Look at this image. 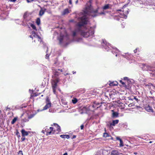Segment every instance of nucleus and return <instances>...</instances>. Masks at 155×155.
<instances>
[{
	"mask_svg": "<svg viewBox=\"0 0 155 155\" xmlns=\"http://www.w3.org/2000/svg\"><path fill=\"white\" fill-rule=\"evenodd\" d=\"M57 84L55 82V81H53L52 83V87L54 88H56L57 86Z\"/></svg>",
	"mask_w": 155,
	"mask_h": 155,
	"instance_id": "19",
	"label": "nucleus"
},
{
	"mask_svg": "<svg viewBox=\"0 0 155 155\" xmlns=\"http://www.w3.org/2000/svg\"><path fill=\"white\" fill-rule=\"evenodd\" d=\"M34 0H27V2H31L33 1Z\"/></svg>",
	"mask_w": 155,
	"mask_h": 155,
	"instance_id": "48",
	"label": "nucleus"
},
{
	"mask_svg": "<svg viewBox=\"0 0 155 155\" xmlns=\"http://www.w3.org/2000/svg\"><path fill=\"white\" fill-rule=\"evenodd\" d=\"M27 13L26 12H25L23 15V18H25L27 17Z\"/></svg>",
	"mask_w": 155,
	"mask_h": 155,
	"instance_id": "36",
	"label": "nucleus"
},
{
	"mask_svg": "<svg viewBox=\"0 0 155 155\" xmlns=\"http://www.w3.org/2000/svg\"><path fill=\"white\" fill-rule=\"evenodd\" d=\"M107 126L110 128L112 126V124H111V122L108 123L107 124Z\"/></svg>",
	"mask_w": 155,
	"mask_h": 155,
	"instance_id": "27",
	"label": "nucleus"
},
{
	"mask_svg": "<svg viewBox=\"0 0 155 155\" xmlns=\"http://www.w3.org/2000/svg\"><path fill=\"white\" fill-rule=\"evenodd\" d=\"M92 0H89V3H90V4H91L92 2Z\"/></svg>",
	"mask_w": 155,
	"mask_h": 155,
	"instance_id": "51",
	"label": "nucleus"
},
{
	"mask_svg": "<svg viewBox=\"0 0 155 155\" xmlns=\"http://www.w3.org/2000/svg\"><path fill=\"white\" fill-rule=\"evenodd\" d=\"M109 136V134L106 133L105 132L103 134V137H107Z\"/></svg>",
	"mask_w": 155,
	"mask_h": 155,
	"instance_id": "24",
	"label": "nucleus"
},
{
	"mask_svg": "<svg viewBox=\"0 0 155 155\" xmlns=\"http://www.w3.org/2000/svg\"><path fill=\"white\" fill-rule=\"evenodd\" d=\"M30 26L33 28V29L35 30L36 31H37L36 27L34 24H31L30 25Z\"/></svg>",
	"mask_w": 155,
	"mask_h": 155,
	"instance_id": "22",
	"label": "nucleus"
},
{
	"mask_svg": "<svg viewBox=\"0 0 155 155\" xmlns=\"http://www.w3.org/2000/svg\"><path fill=\"white\" fill-rule=\"evenodd\" d=\"M46 101L47 103H49V102H51L50 101V99L47 97V98L46 99Z\"/></svg>",
	"mask_w": 155,
	"mask_h": 155,
	"instance_id": "37",
	"label": "nucleus"
},
{
	"mask_svg": "<svg viewBox=\"0 0 155 155\" xmlns=\"http://www.w3.org/2000/svg\"><path fill=\"white\" fill-rule=\"evenodd\" d=\"M119 122V120H113L112 121V123H111L112 126H115L116 124H117Z\"/></svg>",
	"mask_w": 155,
	"mask_h": 155,
	"instance_id": "15",
	"label": "nucleus"
},
{
	"mask_svg": "<svg viewBox=\"0 0 155 155\" xmlns=\"http://www.w3.org/2000/svg\"><path fill=\"white\" fill-rule=\"evenodd\" d=\"M63 40V39L62 38H61L60 39H59V41H60V43H61L62 42V41Z\"/></svg>",
	"mask_w": 155,
	"mask_h": 155,
	"instance_id": "43",
	"label": "nucleus"
},
{
	"mask_svg": "<svg viewBox=\"0 0 155 155\" xmlns=\"http://www.w3.org/2000/svg\"><path fill=\"white\" fill-rule=\"evenodd\" d=\"M151 71H152L153 72L155 73V70H154V69L151 70Z\"/></svg>",
	"mask_w": 155,
	"mask_h": 155,
	"instance_id": "55",
	"label": "nucleus"
},
{
	"mask_svg": "<svg viewBox=\"0 0 155 155\" xmlns=\"http://www.w3.org/2000/svg\"><path fill=\"white\" fill-rule=\"evenodd\" d=\"M129 79L127 77H125L124 78V80H126V81H127L128 80H129Z\"/></svg>",
	"mask_w": 155,
	"mask_h": 155,
	"instance_id": "40",
	"label": "nucleus"
},
{
	"mask_svg": "<svg viewBox=\"0 0 155 155\" xmlns=\"http://www.w3.org/2000/svg\"><path fill=\"white\" fill-rule=\"evenodd\" d=\"M117 11L118 12L121 11V9H119V10H117Z\"/></svg>",
	"mask_w": 155,
	"mask_h": 155,
	"instance_id": "62",
	"label": "nucleus"
},
{
	"mask_svg": "<svg viewBox=\"0 0 155 155\" xmlns=\"http://www.w3.org/2000/svg\"><path fill=\"white\" fill-rule=\"evenodd\" d=\"M57 131L58 132L61 131V129L60 128V127L59 125H58V126L57 127Z\"/></svg>",
	"mask_w": 155,
	"mask_h": 155,
	"instance_id": "31",
	"label": "nucleus"
},
{
	"mask_svg": "<svg viewBox=\"0 0 155 155\" xmlns=\"http://www.w3.org/2000/svg\"><path fill=\"white\" fill-rule=\"evenodd\" d=\"M55 132H56L55 130H53V131H52V133H51V134H54Z\"/></svg>",
	"mask_w": 155,
	"mask_h": 155,
	"instance_id": "52",
	"label": "nucleus"
},
{
	"mask_svg": "<svg viewBox=\"0 0 155 155\" xmlns=\"http://www.w3.org/2000/svg\"><path fill=\"white\" fill-rule=\"evenodd\" d=\"M60 137L63 138H67L68 139L70 138L69 136L68 135L63 134L60 135Z\"/></svg>",
	"mask_w": 155,
	"mask_h": 155,
	"instance_id": "16",
	"label": "nucleus"
},
{
	"mask_svg": "<svg viewBox=\"0 0 155 155\" xmlns=\"http://www.w3.org/2000/svg\"><path fill=\"white\" fill-rule=\"evenodd\" d=\"M117 84L118 83L117 81H114L113 82H112L110 83V85L113 86H115L117 85Z\"/></svg>",
	"mask_w": 155,
	"mask_h": 155,
	"instance_id": "21",
	"label": "nucleus"
},
{
	"mask_svg": "<svg viewBox=\"0 0 155 155\" xmlns=\"http://www.w3.org/2000/svg\"><path fill=\"white\" fill-rule=\"evenodd\" d=\"M26 139L24 137H22L21 138V141H23L25 140Z\"/></svg>",
	"mask_w": 155,
	"mask_h": 155,
	"instance_id": "38",
	"label": "nucleus"
},
{
	"mask_svg": "<svg viewBox=\"0 0 155 155\" xmlns=\"http://www.w3.org/2000/svg\"><path fill=\"white\" fill-rule=\"evenodd\" d=\"M134 99L135 100H136V101H138V99L136 97H134Z\"/></svg>",
	"mask_w": 155,
	"mask_h": 155,
	"instance_id": "45",
	"label": "nucleus"
},
{
	"mask_svg": "<svg viewBox=\"0 0 155 155\" xmlns=\"http://www.w3.org/2000/svg\"><path fill=\"white\" fill-rule=\"evenodd\" d=\"M34 116L33 114H31L30 116H28V119H30L33 117Z\"/></svg>",
	"mask_w": 155,
	"mask_h": 155,
	"instance_id": "35",
	"label": "nucleus"
},
{
	"mask_svg": "<svg viewBox=\"0 0 155 155\" xmlns=\"http://www.w3.org/2000/svg\"><path fill=\"white\" fill-rule=\"evenodd\" d=\"M111 5L109 4H106L105 5H104L103 7L102 8L103 10V11L104 12V10H106L107 9H111Z\"/></svg>",
	"mask_w": 155,
	"mask_h": 155,
	"instance_id": "8",
	"label": "nucleus"
},
{
	"mask_svg": "<svg viewBox=\"0 0 155 155\" xmlns=\"http://www.w3.org/2000/svg\"><path fill=\"white\" fill-rule=\"evenodd\" d=\"M32 35H34L33 36L34 37H36V36H38L37 33H36L34 31H32Z\"/></svg>",
	"mask_w": 155,
	"mask_h": 155,
	"instance_id": "28",
	"label": "nucleus"
},
{
	"mask_svg": "<svg viewBox=\"0 0 155 155\" xmlns=\"http://www.w3.org/2000/svg\"><path fill=\"white\" fill-rule=\"evenodd\" d=\"M127 82H125V87L127 89H129L131 87V85L132 82L130 79L128 80Z\"/></svg>",
	"mask_w": 155,
	"mask_h": 155,
	"instance_id": "5",
	"label": "nucleus"
},
{
	"mask_svg": "<svg viewBox=\"0 0 155 155\" xmlns=\"http://www.w3.org/2000/svg\"><path fill=\"white\" fill-rule=\"evenodd\" d=\"M81 130H83L84 127V125L83 124H82L81 126Z\"/></svg>",
	"mask_w": 155,
	"mask_h": 155,
	"instance_id": "41",
	"label": "nucleus"
},
{
	"mask_svg": "<svg viewBox=\"0 0 155 155\" xmlns=\"http://www.w3.org/2000/svg\"><path fill=\"white\" fill-rule=\"evenodd\" d=\"M63 155H68V153H65Z\"/></svg>",
	"mask_w": 155,
	"mask_h": 155,
	"instance_id": "58",
	"label": "nucleus"
},
{
	"mask_svg": "<svg viewBox=\"0 0 155 155\" xmlns=\"http://www.w3.org/2000/svg\"><path fill=\"white\" fill-rule=\"evenodd\" d=\"M149 110H152V109H151V107H149Z\"/></svg>",
	"mask_w": 155,
	"mask_h": 155,
	"instance_id": "59",
	"label": "nucleus"
},
{
	"mask_svg": "<svg viewBox=\"0 0 155 155\" xmlns=\"http://www.w3.org/2000/svg\"><path fill=\"white\" fill-rule=\"evenodd\" d=\"M93 8L91 4L87 5L86 7V11L87 12H91L92 10H93Z\"/></svg>",
	"mask_w": 155,
	"mask_h": 155,
	"instance_id": "6",
	"label": "nucleus"
},
{
	"mask_svg": "<svg viewBox=\"0 0 155 155\" xmlns=\"http://www.w3.org/2000/svg\"><path fill=\"white\" fill-rule=\"evenodd\" d=\"M16 1V0H10V1L12 2H15Z\"/></svg>",
	"mask_w": 155,
	"mask_h": 155,
	"instance_id": "56",
	"label": "nucleus"
},
{
	"mask_svg": "<svg viewBox=\"0 0 155 155\" xmlns=\"http://www.w3.org/2000/svg\"><path fill=\"white\" fill-rule=\"evenodd\" d=\"M54 73V75L55 77L58 76L60 74V72L58 71V70H55L53 71Z\"/></svg>",
	"mask_w": 155,
	"mask_h": 155,
	"instance_id": "12",
	"label": "nucleus"
},
{
	"mask_svg": "<svg viewBox=\"0 0 155 155\" xmlns=\"http://www.w3.org/2000/svg\"><path fill=\"white\" fill-rule=\"evenodd\" d=\"M110 155H119V154L117 151H112L111 152Z\"/></svg>",
	"mask_w": 155,
	"mask_h": 155,
	"instance_id": "17",
	"label": "nucleus"
},
{
	"mask_svg": "<svg viewBox=\"0 0 155 155\" xmlns=\"http://www.w3.org/2000/svg\"><path fill=\"white\" fill-rule=\"evenodd\" d=\"M53 125H54V126H56V125H57V126H58V124H56V123H54Z\"/></svg>",
	"mask_w": 155,
	"mask_h": 155,
	"instance_id": "54",
	"label": "nucleus"
},
{
	"mask_svg": "<svg viewBox=\"0 0 155 155\" xmlns=\"http://www.w3.org/2000/svg\"><path fill=\"white\" fill-rule=\"evenodd\" d=\"M142 68L143 70L144 71H150L152 69V67L150 66L147 65L145 64H142Z\"/></svg>",
	"mask_w": 155,
	"mask_h": 155,
	"instance_id": "4",
	"label": "nucleus"
},
{
	"mask_svg": "<svg viewBox=\"0 0 155 155\" xmlns=\"http://www.w3.org/2000/svg\"><path fill=\"white\" fill-rule=\"evenodd\" d=\"M99 8L100 7L99 6H97L96 9L94 10L93 8V10H92V11L90 12L93 13L92 15V16L93 17H95L96 16L102 15H105V12H98V11Z\"/></svg>",
	"mask_w": 155,
	"mask_h": 155,
	"instance_id": "2",
	"label": "nucleus"
},
{
	"mask_svg": "<svg viewBox=\"0 0 155 155\" xmlns=\"http://www.w3.org/2000/svg\"><path fill=\"white\" fill-rule=\"evenodd\" d=\"M101 44L103 47L107 51H108L110 49V47H111L109 43H107L105 40H103V42L101 43Z\"/></svg>",
	"mask_w": 155,
	"mask_h": 155,
	"instance_id": "3",
	"label": "nucleus"
},
{
	"mask_svg": "<svg viewBox=\"0 0 155 155\" xmlns=\"http://www.w3.org/2000/svg\"><path fill=\"white\" fill-rule=\"evenodd\" d=\"M46 9L45 8L42 9V8H41V9L39 11V15L40 16H42L45 13V12Z\"/></svg>",
	"mask_w": 155,
	"mask_h": 155,
	"instance_id": "9",
	"label": "nucleus"
},
{
	"mask_svg": "<svg viewBox=\"0 0 155 155\" xmlns=\"http://www.w3.org/2000/svg\"><path fill=\"white\" fill-rule=\"evenodd\" d=\"M37 37L39 39H41V37L39 36L38 35V36H36V37Z\"/></svg>",
	"mask_w": 155,
	"mask_h": 155,
	"instance_id": "53",
	"label": "nucleus"
},
{
	"mask_svg": "<svg viewBox=\"0 0 155 155\" xmlns=\"http://www.w3.org/2000/svg\"><path fill=\"white\" fill-rule=\"evenodd\" d=\"M72 102L74 104H75L77 102L78 100H77V99L76 98H74V99H72Z\"/></svg>",
	"mask_w": 155,
	"mask_h": 155,
	"instance_id": "26",
	"label": "nucleus"
},
{
	"mask_svg": "<svg viewBox=\"0 0 155 155\" xmlns=\"http://www.w3.org/2000/svg\"><path fill=\"white\" fill-rule=\"evenodd\" d=\"M17 119V117H15L12 120L11 123L12 124H14L16 121Z\"/></svg>",
	"mask_w": 155,
	"mask_h": 155,
	"instance_id": "23",
	"label": "nucleus"
},
{
	"mask_svg": "<svg viewBox=\"0 0 155 155\" xmlns=\"http://www.w3.org/2000/svg\"><path fill=\"white\" fill-rule=\"evenodd\" d=\"M18 155H23L22 152V151L20 150L18 153Z\"/></svg>",
	"mask_w": 155,
	"mask_h": 155,
	"instance_id": "34",
	"label": "nucleus"
},
{
	"mask_svg": "<svg viewBox=\"0 0 155 155\" xmlns=\"http://www.w3.org/2000/svg\"><path fill=\"white\" fill-rule=\"evenodd\" d=\"M45 57L46 58H48L49 57V55L48 54H47L45 55Z\"/></svg>",
	"mask_w": 155,
	"mask_h": 155,
	"instance_id": "49",
	"label": "nucleus"
},
{
	"mask_svg": "<svg viewBox=\"0 0 155 155\" xmlns=\"http://www.w3.org/2000/svg\"><path fill=\"white\" fill-rule=\"evenodd\" d=\"M104 131H105V132H106V129L105 128H104Z\"/></svg>",
	"mask_w": 155,
	"mask_h": 155,
	"instance_id": "64",
	"label": "nucleus"
},
{
	"mask_svg": "<svg viewBox=\"0 0 155 155\" xmlns=\"http://www.w3.org/2000/svg\"><path fill=\"white\" fill-rule=\"evenodd\" d=\"M116 139L117 140H121V139L119 137H116Z\"/></svg>",
	"mask_w": 155,
	"mask_h": 155,
	"instance_id": "44",
	"label": "nucleus"
},
{
	"mask_svg": "<svg viewBox=\"0 0 155 155\" xmlns=\"http://www.w3.org/2000/svg\"><path fill=\"white\" fill-rule=\"evenodd\" d=\"M50 131L49 132L47 131V135L51 134L52 133V131H53V127H50Z\"/></svg>",
	"mask_w": 155,
	"mask_h": 155,
	"instance_id": "18",
	"label": "nucleus"
},
{
	"mask_svg": "<svg viewBox=\"0 0 155 155\" xmlns=\"http://www.w3.org/2000/svg\"><path fill=\"white\" fill-rule=\"evenodd\" d=\"M70 13V12L69 9L68 8L64 9V11L61 12L62 15H65L68 14Z\"/></svg>",
	"mask_w": 155,
	"mask_h": 155,
	"instance_id": "10",
	"label": "nucleus"
},
{
	"mask_svg": "<svg viewBox=\"0 0 155 155\" xmlns=\"http://www.w3.org/2000/svg\"><path fill=\"white\" fill-rule=\"evenodd\" d=\"M87 18L86 15H83L78 18V20L80 21L78 24V27L73 32L72 35L73 37L77 36L78 33H80L81 35L84 37H87L94 34L93 31L88 30L84 27V25L87 23Z\"/></svg>",
	"mask_w": 155,
	"mask_h": 155,
	"instance_id": "1",
	"label": "nucleus"
},
{
	"mask_svg": "<svg viewBox=\"0 0 155 155\" xmlns=\"http://www.w3.org/2000/svg\"><path fill=\"white\" fill-rule=\"evenodd\" d=\"M51 102L47 103V104L43 108L44 110L47 109L48 108L51 107Z\"/></svg>",
	"mask_w": 155,
	"mask_h": 155,
	"instance_id": "11",
	"label": "nucleus"
},
{
	"mask_svg": "<svg viewBox=\"0 0 155 155\" xmlns=\"http://www.w3.org/2000/svg\"><path fill=\"white\" fill-rule=\"evenodd\" d=\"M81 110H82V112L81 113L82 114L83 113H87V111L88 110V109L86 107H84L81 109Z\"/></svg>",
	"mask_w": 155,
	"mask_h": 155,
	"instance_id": "14",
	"label": "nucleus"
},
{
	"mask_svg": "<svg viewBox=\"0 0 155 155\" xmlns=\"http://www.w3.org/2000/svg\"><path fill=\"white\" fill-rule=\"evenodd\" d=\"M57 70H58V72H60V73L61 72H62L63 71H62V69H57Z\"/></svg>",
	"mask_w": 155,
	"mask_h": 155,
	"instance_id": "39",
	"label": "nucleus"
},
{
	"mask_svg": "<svg viewBox=\"0 0 155 155\" xmlns=\"http://www.w3.org/2000/svg\"><path fill=\"white\" fill-rule=\"evenodd\" d=\"M69 3L70 4H72V1L71 0H69Z\"/></svg>",
	"mask_w": 155,
	"mask_h": 155,
	"instance_id": "50",
	"label": "nucleus"
},
{
	"mask_svg": "<svg viewBox=\"0 0 155 155\" xmlns=\"http://www.w3.org/2000/svg\"><path fill=\"white\" fill-rule=\"evenodd\" d=\"M78 2V0H77V1L75 2V3L76 4H77Z\"/></svg>",
	"mask_w": 155,
	"mask_h": 155,
	"instance_id": "57",
	"label": "nucleus"
},
{
	"mask_svg": "<svg viewBox=\"0 0 155 155\" xmlns=\"http://www.w3.org/2000/svg\"><path fill=\"white\" fill-rule=\"evenodd\" d=\"M29 37H30V38H31L33 39V37H32V36L31 35L29 36Z\"/></svg>",
	"mask_w": 155,
	"mask_h": 155,
	"instance_id": "61",
	"label": "nucleus"
},
{
	"mask_svg": "<svg viewBox=\"0 0 155 155\" xmlns=\"http://www.w3.org/2000/svg\"><path fill=\"white\" fill-rule=\"evenodd\" d=\"M53 81H55L56 83H58L59 81L58 78H56L55 80H53Z\"/></svg>",
	"mask_w": 155,
	"mask_h": 155,
	"instance_id": "33",
	"label": "nucleus"
},
{
	"mask_svg": "<svg viewBox=\"0 0 155 155\" xmlns=\"http://www.w3.org/2000/svg\"><path fill=\"white\" fill-rule=\"evenodd\" d=\"M123 85V87H125V82H123L122 80L119 81Z\"/></svg>",
	"mask_w": 155,
	"mask_h": 155,
	"instance_id": "30",
	"label": "nucleus"
},
{
	"mask_svg": "<svg viewBox=\"0 0 155 155\" xmlns=\"http://www.w3.org/2000/svg\"><path fill=\"white\" fill-rule=\"evenodd\" d=\"M76 72L75 71L74 72V71H73V74H75Z\"/></svg>",
	"mask_w": 155,
	"mask_h": 155,
	"instance_id": "63",
	"label": "nucleus"
},
{
	"mask_svg": "<svg viewBox=\"0 0 155 155\" xmlns=\"http://www.w3.org/2000/svg\"><path fill=\"white\" fill-rule=\"evenodd\" d=\"M120 147H123L124 146L123 142L122 140H120Z\"/></svg>",
	"mask_w": 155,
	"mask_h": 155,
	"instance_id": "29",
	"label": "nucleus"
},
{
	"mask_svg": "<svg viewBox=\"0 0 155 155\" xmlns=\"http://www.w3.org/2000/svg\"><path fill=\"white\" fill-rule=\"evenodd\" d=\"M16 135L18 136V137L19 138L21 136L20 135V133L18 131V130H16Z\"/></svg>",
	"mask_w": 155,
	"mask_h": 155,
	"instance_id": "25",
	"label": "nucleus"
},
{
	"mask_svg": "<svg viewBox=\"0 0 155 155\" xmlns=\"http://www.w3.org/2000/svg\"><path fill=\"white\" fill-rule=\"evenodd\" d=\"M105 12V14H106V13H110L111 12V11H105V12Z\"/></svg>",
	"mask_w": 155,
	"mask_h": 155,
	"instance_id": "47",
	"label": "nucleus"
},
{
	"mask_svg": "<svg viewBox=\"0 0 155 155\" xmlns=\"http://www.w3.org/2000/svg\"><path fill=\"white\" fill-rule=\"evenodd\" d=\"M56 88H52L53 91V92L54 93V94H55V93L56 92Z\"/></svg>",
	"mask_w": 155,
	"mask_h": 155,
	"instance_id": "42",
	"label": "nucleus"
},
{
	"mask_svg": "<svg viewBox=\"0 0 155 155\" xmlns=\"http://www.w3.org/2000/svg\"><path fill=\"white\" fill-rule=\"evenodd\" d=\"M22 120L24 122H27L29 121L28 119L25 118L24 119H23Z\"/></svg>",
	"mask_w": 155,
	"mask_h": 155,
	"instance_id": "32",
	"label": "nucleus"
},
{
	"mask_svg": "<svg viewBox=\"0 0 155 155\" xmlns=\"http://www.w3.org/2000/svg\"><path fill=\"white\" fill-rule=\"evenodd\" d=\"M119 116L118 113L116 112L113 111L112 114V117L113 118H115L118 117Z\"/></svg>",
	"mask_w": 155,
	"mask_h": 155,
	"instance_id": "13",
	"label": "nucleus"
},
{
	"mask_svg": "<svg viewBox=\"0 0 155 155\" xmlns=\"http://www.w3.org/2000/svg\"><path fill=\"white\" fill-rule=\"evenodd\" d=\"M76 137V136L75 135H74L73 137H72V139H74Z\"/></svg>",
	"mask_w": 155,
	"mask_h": 155,
	"instance_id": "46",
	"label": "nucleus"
},
{
	"mask_svg": "<svg viewBox=\"0 0 155 155\" xmlns=\"http://www.w3.org/2000/svg\"><path fill=\"white\" fill-rule=\"evenodd\" d=\"M22 134V137H24L25 136H27L28 135V133H30V131H26L24 129H23L21 130Z\"/></svg>",
	"mask_w": 155,
	"mask_h": 155,
	"instance_id": "7",
	"label": "nucleus"
},
{
	"mask_svg": "<svg viewBox=\"0 0 155 155\" xmlns=\"http://www.w3.org/2000/svg\"><path fill=\"white\" fill-rule=\"evenodd\" d=\"M137 49H136L134 51V52L135 53H136V52H137Z\"/></svg>",
	"mask_w": 155,
	"mask_h": 155,
	"instance_id": "60",
	"label": "nucleus"
},
{
	"mask_svg": "<svg viewBox=\"0 0 155 155\" xmlns=\"http://www.w3.org/2000/svg\"><path fill=\"white\" fill-rule=\"evenodd\" d=\"M36 23L37 24L39 25L40 24L41 20L39 18H37L36 20Z\"/></svg>",
	"mask_w": 155,
	"mask_h": 155,
	"instance_id": "20",
	"label": "nucleus"
}]
</instances>
